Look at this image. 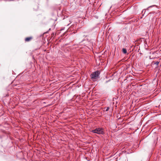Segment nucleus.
<instances>
[{
  "label": "nucleus",
  "instance_id": "f257e3e1",
  "mask_svg": "<svg viewBox=\"0 0 161 161\" xmlns=\"http://www.w3.org/2000/svg\"><path fill=\"white\" fill-rule=\"evenodd\" d=\"M92 132L99 134H103L104 133L103 129L100 128H97L95 130H92Z\"/></svg>",
  "mask_w": 161,
  "mask_h": 161
},
{
  "label": "nucleus",
  "instance_id": "f03ea898",
  "mask_svg": "<svg viewBox=\"0 0 161 161\" xmlns=\"http://www.w3.org/2000/svg\"><path fill=\"white\" fill-rule=\"evenodd\" d=\"M100 72L98 71H96L92 73L91 74V78L94 79H97L99 78Z\"/></svg>",
  "mask_w": 161,
  "mask_h": 161
},
{
  "label": "nucleus",
  "instance_id": "7ed1b4c3",
  "mask_svg": "<svg viewBox=\"0 0 161 161\" xmlns=\"http://www.w3.org/2000/svg\"><path fill=\"white\" fill-rule=\"evenodd\" d=\"M32 38L31 37H28L25 38V42H28L30 41L31 39Z\"/></svg>",
  "mask_w": 161,
  "mask_h": 161
},
{
  "label": "nucleus",
  "instance_id": "20e7f679",
  "mask_svg": "<svg viewBox=\"0 0 161 161\" xmlns=\"http://www.w3.org/2000/svg\"><path fill=\"white\" fill-rule=\"evenodd\" d=\"M122 51L125 54L127 53V51L126 49L123 48L122 49Z\"/></svg>",
  "mask_w": 161,
  "mask_h": 161
},
{
  "label": "nucleus",
  "instance_id": "39448f33",
  "mask_svg": "<svg viewBox=\"0 0 161 161\" xmlns=\"http://www.w3.org/2000/svg\"><path fill=\"white\" fill-rule=\"evenodd\" d=\"M159 62L157 61L154 63V64H156V65H158L159 64Z\"/></svg>",
  "mask_w": 161,
  "mask_h": 161
},
{
  "label": "nucleus",
  "instance_id": "423d86ee",
  "mask_svg": "<svg viewBox=\"0 0 161 161\" xmlns=\"http://www.w3.org/2000/svg\"><path fill=\"white\" fill-rule=\"evenodd\" d=\"M109 107H108L106 108V111H107L109 110Z\"/></svg>",
  "mask_w": 161,
  "mask_h": 161
}]
</instances>
